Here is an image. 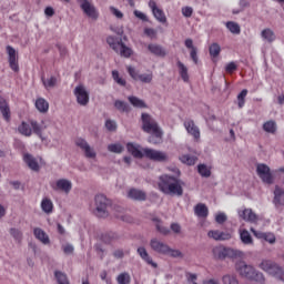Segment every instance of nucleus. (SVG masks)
<instances>
[{"mask_svg":"<svg viewBox=\"0 0 284 284\" xmlns=\"http://www.w3.org/2000/svg\"><path fill=\"white\" fill-rule=\"evenodd\" d=\"M235 270L241 278H245L251 284H265V275L245 261L236 262Z\"/></svg>","mask_w":284,"mask_h":284,"instance_id":"1","label":"nucleus"},{"mask_svg":"<svg viewBox=\"0 0 284 284\" xmlns=\"http://www.w3.org/2000/svg\"><path fill=\"white\" fill-rule=\"evenodd\" d=\"M159 190L169 196H183V182L174 176L162 175L159 181Z\"/></svg>","mask_w":284,"mask_h":284,"instance_id":"2","label":"nucleus"},{"mask_svg":"<svg viewBox=\"0 0 284 284\" xmlns=\"http://www.w3.org/2000/svg\"><path fill=\"white\" fill-rule=\"evenodd\" d=\"M258 267L270 276H273L274 278H277V281H282L284 283V270L283 266L278 265V263L271 260H262Z\"/></svg>","mask_w":284,"mask_h":284,"instance_id":"3","label":"nucleus"},{"mask_svg":"<svg viewBox=\"0 0 284 284\" xmlns=\"http://www.w3.org/2000/svg\"><path fill=\"white\" fill-rule=\"evenodd\" d=\"M212 254L217 261H225V258H241L243 256V252L224 246L213 247Z\"/></svg>","mask_w":284,"mask_h":284,"instance_id":"4","label":"nucleus"},{"mask_svg":"<svg viewBox=\"0 0 284 284\" xmlns=\"http://www.w3.org/2000/svg\"><path fill=\"white\" fill-rule=\"evenodd\" d=\"M106 43L108 45H110L112 50H114V52H116V54H120L125 59H129V57H132V50L130 49V47H126L123 43V40L109 36L106 38Z\"/></svg>","mask_w":284,"mask_h":284,"instance_id":"5","label":"nucleus"},{"mask_svg":"<svg viewBox=\"0 0 284 284\" xmlns=\"http://www.w3.org/2000/svg\"><path fill=\"white\" fill-rule=\"evenodd\" d=\"M95 210L94 214L95 216H99V219H105L108 216V205H110V201H108V197L103 194L95 195Z\"/></svg>","mask_w":284,"mask_h":284,"instance_id":"6","label":"nucleus"},{"mask_svg":"<svg viewBox=\"0 0 284 284\" xmlns=\"http://www.w3.org/2000/svg\"><path fill=\"white\" fill-rule=\"evenodd\" d=\"M142 130L146 132V134H154L156 132H161V128H159V123L154 120L150 114L142 113Z\"/></svg>","mask_w":284,"mask_h":284,"instance_id":"7","label":"nucleus"},{"mask_svg":"<svg viewBox=\"0 0 284 284\" xmlns=\"http://www.w3.org/2000/svg\"><path fill=\"white\" fill-rule=\"evenodd\" d=\"M256 173L266 185H272L274 183V175L267 164L260 163L256 165Z\"/></svg>","mask_w":284,"mask_h":284,"instance_id":"8","label":"nucleus"},{"mask_svg":"<svg viewBox=\"0 0 284 284\" xmlns=\"http://www.w3.org/2000/svg\"><path fill=\"white\" fill-rule=\"evenodd\" d=\"M144 156L145 159H150V161H155L156 163H165L169 159L168 153L150 148H144Z\"/></svg>","mask_w":284,"mask_h":284,"instance_id":"9","label":"nucleus"},{"mask_svg":"<svg viewBox=\"0 0 284 284\" xmlns=\"http://www.w3.org/2000/svg\"><path fill=\"white\" fill-rule=\"evenodd\" d=\"M75 145L80 148L82 152H84V156L87 159H97V151H94L92 146H90V144L88 143V141H85V139L77 138Z\"/></svg>","mask_w":284,"mask_h":284,"instance_id":"10","label":"nucleus"},{"mask_svg":"<svg viewBox=\"0 0 284 284\" xmlns=\"http://www.w3.org/2000/svg\"><path fill=\"white\" fill-rule=\"evenodd\" d=\"M128 72L134 81H141V83H152V79H154L152 72L139 74V71L133 67H128Z\"/></svg>","mask_w":284,"mask_h":284,"instance_id":"11","label":"nucleus"},{"mask_svg":"<svg viewBox=\"0 0 284 284\" xmlns=\"http://www.w3.org/2000/svg\"><path fill=\"white\" fill-rule=\"evenodd\" d=\"M150 247L156 254H163L164 256L170 252V245L156 237L151 239Z\"/></svg>","mask_w":284,"mask_h":284,"instance_id":"12","label":"nucleus"},{"mask_svg":"<svg viewBox=\"0 0 284 284\" xmlns=\"http://www.w3.org/2000/svg\"><path fill=\"white\" fill-rule=\"evenodd\" d=\"M74 95L79 105H85L87 103H90V93H88V90H85V87L82 84L75 87Z\"/></svg>","mask_w":284,"mask_h":284,"instance_id":"13","label":"nucleus"},{"mask_svg":"<svg viewBox=\"0 0 284 284\" xmlns=\"http://www.w3.org/2000/svg\"><path fill=\"white\" fill-rule=\"evenodd\" d=\"M54 192H64V194H70L72 191V182L67 179H60L52 185Z\"/></svg>","mask_w":284,"mask_h":284,"instance_id":"14","label":"nucleus"},{"mask_svg":"<svg viewBox=\"0 0 284 284\" xmlns=\"http://www.w3.org/2000/svg\"><path fill=\"white\" fill-rule=\"evenodd\" d=\"M149 8L151 9L152 14L156 19V21H159L160 23H166L168 18L165 17V12H163L162 9L156 6V1L150 0Z\"/></svg>","mask_w":284,"mask_h":284,"instance_id":"15","label":"nucleus"},{"mask_svg":"<svg viewBox=\"0 0 284 284\" xmlns=\"http://www.w3.org/2000/svg\"><path fill=\"white\" fill-rule=\"evenodd\" d=\"M237 214L240 219H243V221H246L247 223H256V221H258V216L252 209H240Z\"/></svg>","mask_w":284,"mask_h":284,"instance_id":"16","label":"nucleus"},{"mask_svg":"<svg viewBox=\"0 0 284 284\" xmlns=\"http://www.w3.org/2000/svg\"><path fill=\"white\" fill-rule=\"evenodd\" d=\"M209 239H213V241H230L232 239V233L220 230H211L207 232Z\"/></svg>","mask_w":284,"mask_h":284,"instance_id":"17","label":"nucleus"},{"mask_svg":"<svg viewBox=\"0 0 284 284\" xmlns=\"http://www.w3.org/2000/svg\"><path fill=\"white\" fill-rule=\"evenodd\" d=\"M251 232L254 234L256 239L266 241V243H270V245H274V243H276V235H274V233L256 231L254 230V227H251Z\"/></svg>","mask_w":284,"mask_h":284,"instance_id":"18","label":"nucleus"},{"mask_svg":"<svg viewBox=\"0 0 284 284\" xmlns=\"http://www.w3.org/2000/svg\"><path fill=\"white\" fill-rule=\"evenodd\" d=\"M138 254L146 265H151V267H154V270L159 267V264H156L152 260V256H150V253H148V250H145V247L143 246L138 247Z\"/></svg>","mask_w":284,"mask_h":284,"instance_id":"19","label":"nucleus"},{"mask_svg":"<svg viewBox=\"0 0 284 284\" xmlns=\"http://www.w3.org/2000/svg\"><path fill=\"white\" fill-rule=\"evenodd\" d=\"M184 128L192 138L196 140L201 139V130H199V126H196L192 120H186L184 122Z\"/></svg>","mask_w":284,"mask_h":284,"instance_id":"20","label":"nucleus"},{"mask_svg":"<svg viewBox=\"0 0 284 284\" xmlns=\"http://www.w3.org/2000/svg\"><path fill=\"white\" fill-rule=\"evenodd\" d=\"M126 149L135 159H143V156H145V149H141L139 144L128 143Z\"/></svg>","mask_w":284,"mask_h":284,"instance_id":"21","label":"nucleus"},{"mask_svg":"<svg viewBox=\"0 0 284 284\" xmlns=\"http://www.w3.org/2000/svg\"><path fill=\"white\" fill-rule=\"evenodd\" d=\"M7 54H9V65L13 72L19 71V63L17 62V50L14 48L8 45L7 47Z\"/></svg>","mask_w":284,"mask_h":284,"instance_id":"22","label":"nucleus"},{"mask_svg":"<svg viewBox=\"0 0 284 284\" xmlns=\"http://www.w3.org/2000/svg\"><path fill=\"white\" fill-rule=\"evenodd\" d=\"M273 204L275 205L276 210H280V207H283L284 205V190L280 186H275Z\"/></svg>","mask_w":284,"mask_h":284,"instance_id":"23","label":"nucleus"},{"mask_svg":"<svg viewBox=\"0 0 284 284\" xmlns=\"http://www.w3.org/2000/svg\"><path fill=\"white\" fill-rule=\"evenodd\" d=\"M23 161L30 170H32L33 172H39V170H40L39 162L37 161L36 156H33L30 153H24Z\"/></svg>","mask_w":284,"mask_h":284,"instance_id":"24","label":"nucleus"},{"mask_svg":"<svg viewBox=\"0 0 284 284\" xmlns=\"http://www.w3.org/2000/svg\"><path fill=\"white\" fill-rule=\"evenodd\" d=\"M80 8L83 10L87 17L98 19L99 14L97 13V9L89 1L82 2Z\"/></svg>","mask_w":284,"mask_h":284,"instance_id":"25","label":"nucleus"},{"mask_svg":"<svg viewBox=\"0 0 284 284\" xmlns=\"http://www.w3.org/2000/svg\"><path fill=\"white\" fill-rule=\"evenodd\" d=\"M148 50L149 52H151V54H154V57H166L168 51H165V49L161 45V44H156V43H150L148 45Z\"/></svg>","mask_w":284,"mask_h":284,"instance_id":"26","label":"nucleus"},{"mask_svg":"<svg viewBox=\"0 0 284 284\" xmlns=\"http://www.w3.org/2000/svg\"><path fill=\"white\" fill-rule=\"evenodd\" d=\"M33 235L38 241H41L43 245H50V236L41 227H36L33 230Z\"/></svg>","mask_w":284,"mask_h":284,"instance_id":"27","label":"nucleus"},{"mask_svg":"<svg viewBox=\"0 0 284 284\" xmlns=\"http://www.w3.org/2000/svg\"><path fill=\"white\" fill-rule=\"evenodd\" d=\"M194 214L195 216H199V219H207L210 210L204 203H199L194 206Z\"/></svg>","mask_w":284,"mask_h":284,"instance_id":"28","label":"nucleus"},{"mask_svg":"<svg viewBox=\"0 0 284 284\" xmlns=\"http://www.w3.org/2000/svg\"><path fill=\"white\" fill-rule=\"evenodd\" d=\"M128 196H129V199H132L133 201H145V199H148V195L145 194V192H143L141 190H136V189H131L128 192Z\"/></svg>","mask_w":284,"mask_h":284,"instance_id":"29","label":"nucleus"},{"mask_svg":"<svg viewBox=\"0 0 284 284\" xmlns=\"http://www.w3.org/2000/svg\"><path fill=\"white\" fill-rule=\"evenodd\" d=\"M176 67L179 69V74H180L182 81H184V83H189L190 74L187 73V67H185V64L183 62H181L180 60H178Z\"/></svg>","mask_w":284,"mask_h":284,"instance_id":"30","label":"nucleus"},{"mask_svg":"<svg viewBox=\"0 0 284 284\" xmlns=\"http://www.w3.org/2000/svg\"><path fill=\"white\" fill-rule=\"evenodd\" d=\"M19 134L22 136H32V124H28L27 122H21L18 126Z\"/></svg>","mask_w":284,"mask_h":284,"instance_id":"31","label":"nucleus"},{"mask_svg":"<svg viewBox=\"0 0 284 284\" xmlns=\"http://www.w3.org/2000/svg\"><path fill=\"white\" fill-rule=\"evenodd\" d=\"M0 112L6 121H10V106L3 98H0Z\"/></svg>","mask_w":284,"mask_h":284,"instance_id":"32","label":"nucleus"},{"mask_svg":"<svg viewBox=\"0 0 284 284\" xmlns=\"http://www.w3.org/2000/svg\"><path fill=\"white\" fill-rule=\"evenodd\" d=\"M240 239L244 245H254V240L248 230H240Z\"/></svg>","mask_w":284,"mask_h":284,"instance_id":"33","label":"nucleus"},{"mask_svg":"<svg viewBox=\"0 0 284 284\" xmlns=\"http://www.w3.org/2000/svg\"><path fill=\"white\" fill-rule=\"evenodd\" d=\"M152 221L155 223V230H158V232L163 236H168V234H170V230L168 226H163V222L159 217H153Z\"/></svg>","mask_w":284,"mask_h":284,"instance_id":"34","label":"nucleus"},{"mask_svg":"<svg viewBox=\"0 0 284 284\" xmlns=\"http://www.w3.org/2000/svg\"><path fill=\"white\" fill-rule=\"evenodd\" d=\"M54 209V204L52 203V200L45 197L41 202V210L44 212V214H52V210Z\"/></svg>","mask_w":284,"mask_h":284,"instance_id":"35","label":"nucleus"},{"mask_svg":"<svg viewBox=\"0 0 284 284\" xmlns=\"http://www.w3.org/2000/svg\"><path fill=\"white\" fill-rule=\"evenodd\" d=\"M41 81L45 90H52V88H57V77L54 75H51L49 79L42 77Z\"/></svg>","mask_w":284,"mask_h":284,"instance_id":"36","label":"nucleus"},{"mask_svg":"<svg viewBox=\"0 0 284 284\" xmlns=\"http://www.w3.org/2000/svg\"><path fill=\"white\" fill-rule=\"evenodd\" d=\"M261 37L264 41H267V43L276 41V36L274 34V31H272V29H264L261 32Z\"/></svg>","mask_w":284,"mask_h":284,"instance_id":"37","label":"nucleus"},{"mask_svg":"<svg viewBox=\"0 0 284 284\" xmlns=\"http://www.w3.org/2000/svg\"><path fill=\"white\" fill-rule=\"evenodd\" d=\"M31 130H33V133L37 134L40 139H43L42 132L45 130V126L39 124V122L31 120L30 121Z\"/></svg>","mask_w":284,"mask_h":284,"instance_id":"38","label":"nucleus"},{"mask_svg":"<svg viewBox=\"0 0 284 284\" xmlns=\"http://www.w3.org/2000/svg\"><path fill=\"white\" fill-rule=\"evenodd\" d=\"M114 108L118 110V112H125L126 114L130 112V104H128L125 101L115 100Z\"/></svg>","mask_w":284,"mask_h":284,"instance_id":"39","label":"nucleus"},{"mask_svg":"<svg viewBox=\"0 0 284 284\" xmlns=\"http://www.w3.org/2000/svg\"><path fill=\"white\" fill-rule=\"evenodd\" d=\"M128 101L131 103V105H133V108H139V109L148 108V104H145V102L139 99L138 97L130 95L128 98Z\"/></svg>","mask_w":284,"mask_h":284,"instance_id":"40","label":"nucleus"},{"mask_svg":"<svg viewBox=\"0 0 284 284\" xmlns=\"http://www.w3.org/2000/svg\"><path fill=\"white\" fill-rule=\"evenodd\" d=\"M263 130L264 132H267L268 134H276V130H277V126H276V121H266L264 124H263Z\"/></svg>","mask_w":284,"mask_h":284,"instance_id":"41","label":"nucleus"},{"mask_svg":"<svg viewBox=\"0 0 284 284\" xmlns=\"http://www.w3.org/2000/svg\"><path fill=\"white\" fill-rule=\"evenodd\" d=\"M161 141H163V132L162 131L151 133V135L149 136V143H152L153 145H159V143H161Z\"/></svg>","mask_w":284,"mask_h":284,"instance_id":"42","label":"nucleus"},{"mask_svg":"<svg viewBox=\"0 0 284 284\" xmlns=\"http://www.w3.org/2000/svg\"><path fill=\"white\" fill-rule=\"evenodd\" d=\"M36 108L37 110H39V112H45L47 110H49L50 104L48 103V101H45V99L39 98L36 101Z\"/></svg>","mask_w":284,"mask_h":284,"instance_id":"43","label":"nucleus"},{"mask_svg":"<svg viewBox=\"0 0 284 284\" xmlns=\"http://www.w3.org/2000/svg\"><path fill=\"white\" fill-rule=\"evenodd\" d=\"M116 283L118 284H130L132 283V277L130 276V273L123 272L118 275L116 277Z\"/></svg>","mask_w":284,"mask_h":284,"instance_id":"44","label":"nucleus"},{"mask_svg":"<svg viewBox=\"0 0 284 284\" xmlns=\"http://www.w3.org/2000/svg\"><path fill=\"white\" fill-rule=\"evenodd\" d=\"M197 172L200 175H202L204 179H210V176H212V171L210 170V168H207V165L205 164H200L197 166Z\"/></svg>","mask_w":284,"mask_h":284,"instance_id":"45","label":"nucleus"},{"mask_svg":"<svg viewBox=\"0 0 284 284\" xmlns=\"http://www.w3.org/2000/svg\"><path fill=\"white\" fill-rule=\"evenodd\" d=\"M226 28L232 34H241V26L234 21L226 22Z\"/></svg>","mask_w":284,"mask_h":284,"instance_id":"46","label":"nucleus"},{"mask_svg":"<svg viewBox=\"0 0 284 284\" xmlns=\"http://www.w3.org/2000/svg\"><path fill=\"white\" fill-rule=\"evenodd\" d=\"M181 163H184L185 165H194L196 163V156L184 154L180 158Z\"/></svg>","mask_w":284,"mask_h":284,"instance_id":"47","label":"nucleus"},{"mask_svg":"<svg viewBox=\"0 0 284 284\" xmlns=\"http://www.w3.org/2000/svg\"><path fill=\"white\" fill-rule=\"evenodd\" d=\"M209 52L213 59H216L221 54V45L219 43H212L209 48Z\"/></svg>","mask_w":284,"mask_h":284,"instance_id":"48","label":"nucleus"},{"mask_svg":"<svg viewBox=\"0 0 284 284\" xmlns=\"http://www.w3.org/2000/svg\"><path fill=\"white\" fill-rule=\"evenodd\" d=\"M54 276L59 284H70V282L68 281V276L62 272L55 271Z\"/></svg>","mask_w":284,"mask_h":284,"instance_id":"49","label":"nucleus"},{"mask_svg":"<svg viewBox=\"0 0 284 284\" xmlns=\"http://www.w3.org/2000/svg\"><path fill=\"white\" fill-rule=\"evenodd\" d=\"M222 282H223V284H240L239 278L236 276L230 275V274L224 275L222 277Z\"/></svg>","mask_w":284,"mask_h":284,"instance_id":"50","label":"nucleus"},{"mask_svg":"<svg viewBox=\"0 0 284 284\" xmlns=\"http://www.w3.org/2000/svg\"><path fill=\"white\" fill-rule=\"evenodd\" d=\"M245 97H247V89L242 90L241 93L237 95L239 108H243V105H245Z\"/></svg>","mask_w":284,"mask_h":284,"instance_id":"51","label":"nucleus"},{"mask_svg":"<svg viewBox=\"0 0 284 284\" xmlns=\"http://www.w3.org/2000/svg\"><path fill=\"white\" fill-rule=\"evenodd\" d=\"M164 256H172V258H183V253L179 250H172L169 246V252L168 254H164Z\"/></svg>","mask_w":284,"mask_h":284,"instance_id":"52","label":"nucleus"},{"mask_svg":"<svg viewBox=\"0 0 284 284\" xmlns=\"http://www.w3.org/2000/svg\"><path fill=\"white\" fill-rule=\"evenodd\" d=\"M10 234L14 239V241L21 242V239H23V233L19 231L18 229H10Z\"/></svg>","mask_w":284,"mask_h":284,"instance_id":"53","label":"nucleus"},{"mask_svg":"<svg viewBox=\"0 0 284 284\" xmlns=\"http://www.w3.org/2000/svg\"><path fill=\"white\" fill-rule=\"evenodd\" d=\"M109 152H114L115 154H121L123 152V145L121 144H110L108 146Z\"/></svg>","mask_w":284,"mask_h":284,"instance_id":"54","label":"nucleus"},{"mask_svg":"<svg viewBox=\"0 0 284 284\" xmlns=\"http://www.w3.org/2000/svg\"><path fill=\"white\" fill-rule=\"evenodd\" d=\"M215 221L216 223H219V225H223V223L227 221V215H225V213L223 212H220L215 215Z\"/></svg>","mask_w":284,"mask_h":284,"instance_id":"55","label":"nucleus"},{"mask_svg":"<svg viewBox=\"0 0 284 284\" xmlns=\"http://www.w3.org/2000/svg\"><path fill=\"white\" fill-rule=\"evenodd\" d=\"M193 13H194V9H192V7H183L182 8V14L186 19H190V17H192Z\"/></svg>","mask_w":284,"mask_h":284,"instance_id":"56","label":"nucleus"},{"mask_svg":"<svg viewBox=\"0 0 284 284\" xmlns=\"http://www.w3.org/2000/svg\"><path fill=\"white\" fill-rule=\"evenodd\" d=\"M111 14H113V17H115L116 19H123V12H121V10L114 8V7H110L109 8Z\"/></svg>","mask_w":284,"mask_h":284,"instance_id":"57","label":"nucleus"},{"mask_svg":"<svg viewBox=\"0 0 284 284\" xmlns=\"http://www.w3.org/2000/svg\"><path fill=\"white\" fill-rule=\"evenodd\" d=\"M105 128L109 132H114V130H116V122L113 120H106Z\"/></svg>","mask_w":284,"mask_h":284,"instance_id":"58","label":"nucleus"},{"mask_svg":"<svg viewBox=\"0 0 284 284\" xmlns=\"http://www.w3.org/2000/svg\"><path fill=\"white\" fill-rule=\"evenodd\" d=\"M119 239V235H116V233H108L103 236V241L106 243H110L111 241H114Z\"/></svg>","mask_w":284,"mask_h":284,"instance_id":"59","label":"nucleus"},{"mask_svg":"<svg viewBox=\"0 0 284 284\" xmlns=\"http://www.w3.org/2000/svg\"><path fill=\"white\" fill-rule=\"evenodd\" d=\"M144 34H146V37H149L150 39H155L156 30H154L152 28H146V29H144Z\"/></svg>","mask_w":284,"mask_h":284,"instance_id":"60","label":"nucleus"},{"mask_svg":"<svg viewBox=\"0 0 284 284\" xmlns=\"http://www.w3.org/2000/svg\"><path fill=\"white\" fill-rule=\"evenodd\" d=\"M190 57L192 61L195 63V65L199 63V55H197V49H191Z\"/></svg>","mask_w":284,"mask_h":284,"instance_id":"61","label":"nucleus"},{"mask_svg":"<svg viewBox=\"0 0 284 284\" xmlns=\"http://www.w3.org/2000/svg\"><path fill=\"white\" fill-rule=\"evenodd\" d=\"M134 17H136L138 19H140L141 21H148V16L139 10H135L133 12Z\"/></svg>","mask_w":284,"mask_h":284,"instance_id":"62","label":"nucleus"},{"mask_svg":"<svg viewBox=\"0 0 284 284\" xmlns=\"http://www.w3.org/2000/svg\"><path fill=\"white\" fill-rule=\"evenodd\" d=\"M62 250L64 254H72V252H74V246H72V244H64L62 245Z\"/></svg>","mask_w":284,"mask_h":284,"instance_id":"63","label":"nucleus"},{"mask_svg":"<svg viewBox=\"0 0 284 284\" xmlns=\"http://www.w3.org/2000/svg\"><path fill=\"white\" fill-rule=\"evenodd\" d=\"M236 68V63L230 62L229 64H226L225 70L226 72H229V74H232V72H234Z\"/></svg>","mask_w":284,"mask_h":284,"instance_id":"64","label":"nucleus"}]
</instances>
